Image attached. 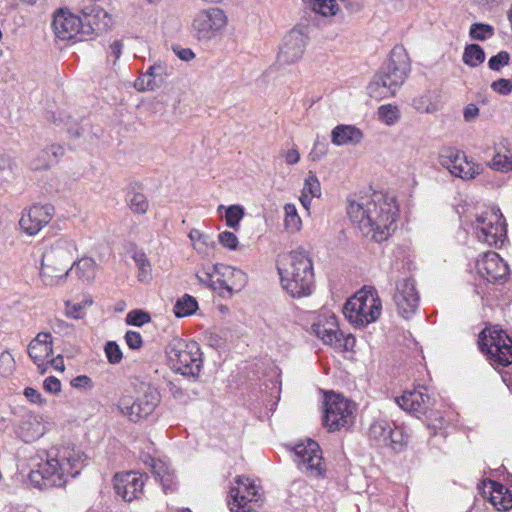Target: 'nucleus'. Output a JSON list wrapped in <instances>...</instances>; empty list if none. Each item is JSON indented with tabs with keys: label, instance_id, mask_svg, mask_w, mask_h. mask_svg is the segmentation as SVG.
<instances>
[{
	"label": "nucleus",
	"instance_id": "nucleus-1",
	"mask_svg": "<svg viewBox=\"0 0 512 512\" xmlns=\"http://www.w3.org/2000/svg\"><path fill=\"white\" fill-rule=\"evenodd\" d=\"M347 214L363 236L380 243L387 240L395 229L398 206L394 196L374 191L349 200Z\"/></svg>",
	"mask_w": 512,
	"mask_h": 512
},
{
	"label": "nucleus",
	"instance_id": "nucleus-30",
	"mask_svg": "<svg viewBox=\"0 0 512 512\" xmlns=\"http://www.w3.org/2000/svg\"><path fill=\"white\" fill-rule=\"evenodd\" d=\"M216 275H232L233 277H239L242 278L243 280L245 278V274L241 270L234 269L223 264H215L211 267L210 270L204 271L202 273H197L196 277L201 284L206 285L211 289L213 278H215Z\"/></svg>",
	"mask_w": 512,
	"mask_h": 512
},
{
	"label": "nucleus",
	"instance_id": "nucleus-8",
	"mask_svg": "<svg viewBox=\"0 0 512 512\" xmlns=\"http://www.w3.org/2000/svg\"><path fill=\"white\" fill-rule=\"evenodd\" d=\"M161 396L157 388L142 384L137 396L132 399L129 396L122 397L118 402L120 412L134 423L147 419L160 403Z\"/></svg>",
	"mask_w": 512,
	"mask_h": 512
},
{
	"label": "nucleus",
	"instance_id": "nucleus-5",
	"mask_svg": "<svg viewBox=\"0 0 512 512\" xmlns=\"http://www.w3.org/2000/svg\"><path fill=\"white\" fill-rule=\"evenodd\" d=\"M382 311V303L373 287H364L349 298L343 307L347 320L355 327L375 322Z\"/></svg>",
	"mask_w": 512,
	"mask_h": 512
},
{
	"label": "nucleus",
	"instance_id": "nucleus-4",
	"mask_svg": "<svg viewBox=\"0 0 512 512\" xmlns=\"http://www.w3.org/2000/svg\"><path fill=\"white\" fill-rule=\"evenodd\" d=\"M410 70V60L405 48L401 45L395 46L390 52L388 62L369 84L370 95L375 98L394 96L405 82Z\"/></svg>",
	"mask_w": 512,
	"mask_h": 512
},
{
	"label": "nucleus",
	"instance_id": "nucleus-61",
	"mask_svg": "<svg viewBox=\"0 0 512 512\" xmlns=\"http://www.w3.org/2000/svg\"><path fill=\"white\" fill-rule=\"evenodd\" d=\"M122 48L123 44L119 40H115L111 43L109 56L114 57V63L120 58L122 54Z\"/></svg>",
	"mask_w": 512,
	"mask_h": 512
},
{
	"label": "nucleus",
	"instance_id": "nucleus-13",
	"mask_svg": "<svg viewBox=\"0 0 512 512\" xmlns=\"http://www.w3.org/2000/svg\"><path fill=\"white\" fill-rule=\"evenodd\" d=\"M323 422L329 431H337L348 426L352 421V408L350 402L343 396L335 393L326 395Z\"/></svg>",
	"mask_w": 512,
	"mask_h": 512
},
{
	"label": "nucleus",
	"instance_id": "nucleus-54",
	"mask_svg": "<svg viewBox=\"0 0 512 512\" xmlns=\"http://www.w3.org/2000/svg\"><path fill=\"white\" fill-rule=\"evenodd\" d=\"M14 358L8 351L1 353L0 355V372L3 374H9L14 368Z\"/></svg>",
	"mask_w": 512,
	"mask_h": 512
},
{
	"label": "nucleus",
	"instance_id": "nucleus-19",
	"mask_svg": "<svg viewBox=\"0 0 512 512\" xmlns=\"http://www.w3.org/2000/svg\"><path fill=\"white\" fill-rule=\"evenodd\" d=\"M307 37L299 29L290 30L283 38L277 55L279 65H288L298 61L306 48Z\"/></svg>",
	"mask_w": 512,
	"mask_h": 512
},
{
	"label": "nucleus",
	"instance_id": "nucleus-6",
	"mask_svg": "<svg viewBox=\"0 0 512 512\" xmlns=\"http://www.w3.org/2000/svg\"><path fill=\"white\" fill-rule=\"evenodd\" d=\"M166 354L171 368L186 377L197 378L203 360L199 345L180 338H173L166 347Z\"/></svg>",
	"mask_w": 512,
	"mask_h": 512
},
{
	"label": "nucleus",
	"instance_id": "nucleus-17",
	"mask_svg": "<svg viewBox=\"0 0 512 512\" xmlns=\"http://www.w3.org/2000/svg\"><path fill=\"white\" fill-rule=\"evenodd\" d=\"M393 301L397 311L404 319H410L419 306V294L412 278H403L396 282Z\"/></svg>",
	"mask_w": 512,
	"mask_h": 512
},
{
	"label": "nucleus",
	"instance_id": "nucleus-38",
	"mask_svg": "<svg viewBox=\"0 0 512 512\" xmlns=\"http://www.w3.org/2000/svg\"><path fill=\"white\" fill-rule=\"evenodd\" d=\"M189 238L193 242L194 248L199 253H206L209 247L214 246V241L210 235L202 233L198 229H192Z\"/></svg>",
	"mask_w": 512,
	"mask_h": 512
},
{
	"label": "nucleus",
	"instance_id": "nucleus-32",
	"mask_svg": "<svg viewBox=\"0 0 512 512\" xmlns=\"http://www.w3.org/2000/svg\"><path fill=\"white\" fill-rule=\"evenodd\" d=\"M392 426L393 423L387 420L373 422L369 429L370 439L378 446L387 447Z\"/></svg>",
	"mask_w": 512,
	"mask_h": 512
},
{
	"label": "nucleus",
	"instance_id": "nucleus-43",
	"mask_svg": "<svg viewBox=\"0 0 512 512\" xmlns=\"http://www.w3.org/2000/svg\"><path fill=\"white\" fill-rule=\"evenodd\" d=\"M244 216V209L239 205H231L227 208L225 214L226 225L236 229Z\"/></svg>",
	"mask_w": 512,
	"mask_h": 512
},
{
	"label": "nucleus",
	"instance_id": "nucleus-60",
	"mask_svg": "<svg viewBox=\"0 0 512 512\" xmlns=\"http://www.w3.org/2000/svg\"><path fill=\"white\" fill-rule=\"evenodd\" d=\"M479 115V108L475 104H468L464 108L463 116L466 121H470Z\"/></svg>",
	"mask_w": 512,
	"mask_h": 512
},
{
	"label": "nucleus",
	"instance_id": "nucleus-16",
	"mask_svg": "<svg viewBox=\"0 0 512 512\" xmlns=\"http://www.w3.org/2000/svg\"><path fill=\"white\" fill-rule=\"evenodd\" d=\"M227 16L220 8H209L199 11L192 22L198 40L209 41L225 27Z\"/></svg>",
	"mask_w": 512,
	"mask_h": 512
},
{
	"label": "nucleus",
	"instance_id": "nucleus-64",
	"mask_svg": "<svg viewBox=\"0 0 512 512\" xmlns=\"http://www.w3.org/2000/svg\"><path fill=\"white\" fill-rule=\"evenodd\" d=\"M285 160L286 163L289 165H293L299 162L300 160V154L297 149H291L287 151L285 154Z\"/></svg>",
	"mask_w": 512,
	"mask_h": 512
},
{
	"label": "nucleus",
	"instance_id": "nucleus-57",
	"mask_svg": "<svg viewBox=\"0 0 512 512\" xmlns=\"http://www.w3.org/2000/svg\"><path fill=\"white\" fill-rule=\"evenodd\" d=\"M91 305L92 304V301H86L85 304H81V303H77V304H74L72 305L68 310H67V316L68 317H71V318H74V319H80L83 317V314H82V310L84 308L85 305Z\"/></svg>",
	"mask_w": 512,
	"mask_h": 512
},
{
	"label": "nucleus",
	"instance_id": "nucleus-24",
	"mask_svg": "<svg viewBox=\"0 0 512 512\" xmlns=\"http://www.w3.org/2000/svg\"><path fill=\"white\" fill-rule=\"evenodd\" d=\"M54 214V207L50 204L34 205L27 214H23L19 224L29 235H36L45 225L49 223Z\"/></svg>",
	"mask_w": 512,
	"mask_h": 512
},
{
	"label": "nucleus",
	"instance_id": "nucleus-62",
	"mask_svg": "<svg viewBox=\"0 0 512 512\" xmlns=\"http://www.w3.org/2000/svg\"><path fill=\"white\" fill-rule=\"evenodd\" d=\"M24 395L32 403H39L42 400L41 394L36 389L31 387L25 388Z\"/></svg>",
	"mask_w": 512,
	"mask_h": 512
},
{
	"label": "nucleus",
	"instance_id": "nucleus-55",
	"mask_svg": "<svg viewBox=\"0 0 512 512\" xmlns=\"http://www.w3.org/2000/svg\"><path fill=\"white\" fill-rule=\"evenodd\" d=\"M327 153V144L316 140L309 156L313 161L320 160Z\"/></svg>",
	"mask_w": 512,
	"mask_h": 512
},
{
	"label": "nucleus",
	"instance_id": "nucleus-56",
	"mask_svg": "<svg viewBox=\"0 0 512 512\" xmlns=\"http://www.w3.org/2000/svg\"><path fill=\"white\" fill-rule=\"evenodd\" d=\"M43 387L47 392L56 394L61 391V382L58 378L49 376L44 380Z\"/></svg>",
	"mask_w": 512,
	"mask_h": 512
},
{
	"label": "nucleus",
	"instance_id": "nucleus-12",
	"mask_svg": "<svg viewBox=\"0 0 512 512\" xmlns=\"http://www.w3.org/2000/svg\"><path fill=\"white\" fill-rule=\"evenodd\" d=\"M439 162L452 175L463 180L474 179L483 170L480 164L469 161L464 152L452 147L441 150Z\"/></svg>",
	"mask_w": 512,
	"mask_h": 512
},
{
	"label": "nucleus",
	"instance_id": "nucleus-28",
	"mask_svg": "<svg viewBox=\"0 0 512 512\" xmlns=\"http://www.w3.org/2000/svg\"><path fill=\"white\" fill-rule=\"evenodd\" d=\"M168 75L167 66L161 62L151 65L135 83L138 90H155L159 88Z\"/></svg>",
	"mask_w": 512,
	"mask_h": 512
},
{
	"label": "nucleus",
	"instance_id": "nucleus-44",
	"mask_svg": "<svg viewBox=\"0 0 512 512\" xmlns=\"http://www.w3.org/2000/svg\"><path fill=\"white\" fill-rule=\"evenodd\" d=\"M302 191L312 197L319 198L321 196V185L315 173L311 171L308 173Z\"/></svg>",
	"mask_w": 512,
	"mask_h": 512
},
{
	"label": "nucleus",
	"instance_id": "nucleus-3",
	"mask_svg": "<svg viewBox=\"0 0 512 512\" xmlns=\"http://www.w3.org/2000/svg\"><path fill=\"white\" fill-rule=\"evenodd\" d=\"M282 287L294 298L309 296L314 287L313 264L304 249L283 256L277 266Z\"/></svg>",
	"mask_w": 512,
	"mask_h": 512
},
{
	"label": "nucleus",
	"instance_id": "nucleus-33",
	"mask_svg": "<svg viewBox=\"0 0 512 512\" xmlns=\"http://www.w3.org/2000/svg\"><path fill=\"white\" fill-rule=\"evenodd\" d=\"M132 259L138 268V280L140 282H148L151 280L152 266L143 250L134 249Z\"/></svg>",
	"mask_w": 512,
	"mask_h": 512
},
{
	"label": "nucleus",
	"instance_id": "nucleus-59",
	"mask_svg": "<svg viewBox=\"0 0 512 512\" xmlns=\"http://www.w3.org/2000/svg\"><path fill=\"white\" fill-rule=\"evenodd\" d=\"M164 466L163 464H159V466L157 465H154L153 466V469H154V472H155V476L157 479H159L163 485V488L166 490L168 488H170V482H171V479H170V476L169 475H161L160 471L158 470L159 469H162Z\"/></svg>",
	"mask_w": 512,
	"mask_h": 512
},
{
	"label": "nucleus",
	"instance_id": "nucleus-10",
	"mask_svg": "<svg viewBox=\"0 0 512 512\" xmlns=\"http://www.w3.org/2000/svg\"><path fill=\"white\" fill-rule=\"evenodd\" d=\"M77 251L74 241L60 238L51 244L42 254V277H59L56 272L63 271L72 262Z\"/></svg>",
	"mask_w": 512,
	"mask_h": 512
},
{
	"label": "nucleus",
	"instance_id": "nucleus-2",
	"mask_svg": "<svg viewBox=\"0 0 512 512\" xmlns=\"http://www.w3.org/2000/svg\"><path fill=\"white\" fill-rule=\"evenodd\" d=\"M45 455L46 459L29 473L30 483L38 489L64 486L69 478L80 474L87 460L81 450L69 446L52 448Z\"/></svg>",
	"mask_w": 512,
	"mask_h": 512
},
{
	"label": "nucleus",
	"instance_id": "nucleus-39",
	"mask_svg": "<svg viewBox=\"0 0 512 512\" xmlns=\"http://www.w3.org/2000/svg\"><path fill=\"white\" fill-rule=\"evenodd\" d=\"M379 119L388 126L396 124L400 119V110L397 106L386 104L378 108Z\"/></svg>",
	"mask_w": 512,
	"mask_h": 512
},
{
	"label": "nucleus",
	"instance_id": "nucleus-7",
	"mask_svg": "<svg viewBox=\"0 0 512 512\" xmlns=\"http://www.w3.org/2000/svg\"><path fill=\"white\" fill-rule=\"evenodd\" d=\"M478 344L493 366L506 367L512 364V339L498 326L482 330Z\"/></svg>",
	"mask_w": 512,
	"mask_h": 512
},
{
	"label": "nucleus",
	"instance_id": "nucleus-49",
	"mask_svg": "<svg viewBox=\"0 0 512 512\" xmlns=\"http://www.w3.org/2000/svg\"><path fill=\"white\" fill-rule=\"evenodd\" d=\"M491 167L503 172L512 170V156L496 154L491 161Z\"/></svg>",
	"mask_w": 512,
	"mask_h": 512
},
{
	"label": "nucleus",
	"instance_id": "nucleus-41",
	"mask_svg": "<svg viewBox=\"0 0 512 512\" xmlns=\"http://www.w3.org/2000/svg\"><path fill=\"white\" fill-rule=\"evenodd\" d=\"M311 8L323 16H333L338 10V5L335 0H313Z\"/></svg>",
	"mask_w": 512,
	"mask_h": 512
},
{
	"label": "nucleus",
	"instance_id": "nucleus-26",
	"mask_svg": "<svg viewBox=\"0 0 512 512\" xmlns=\"http://www.w3.org/2000/svg\"><path fill=\"white\" fill-rule=\"evenodd\" d=\"M52 336L48 332H40L28 345V354L37 365L41 374L47 369L48 357L52 354Z\"/></svg>",
	"mask_w": 512,
	"mask_h": 512
},
{
	"label": "nucleus",
	"instance_id": "nucleus-34",
	"mask_svg": "<svg viewBox=\"0 0 512 512\" xmlns=\"http://www.w3.org/2000/svg\"><path fill=\"white\" fill-rule=\"evenodd\" d=\"M126 201L130 209L136 214H145L148 210L149 203L146 196L137 191L134 186L127 191Z\"/></svg>",
	"mask_w": 512,
	"mask_h": 512
},
{
	"label": "nucleus",
	"instance_id": "nucleus-29",
	"mask_svg": "<svg viewBox=\"0 0 512 512\" xmlns=\"http://www.w3.org/2000/svg\"><path fill=\"white\" fill-rule=\"evenodd\" d=\"M362 139V131L352 125L340 124L331 132V141L336 146L357 145Z\"/></svg>",
	"mask_w": 512,
	"mask_h": 512
},
{
	"label": "nucleus",
	"instance_id": "nucleus-47",
	"mask_svg": "<svg viewBox=\"0 0 512 512\" xmlns=\"http://www.w3.org/2000/svg\"><path fill=\"white\" fill-rule=\"evenodd\" d=\"M104 350L106 353V357L111 364H118L122 360V351L116 342H107Z\"/></svg>",
	"mask_w": 512,
	"mask_h": 512
},
{
	"label": "nucleus",
	"instance_id": "nucleus-11",
	"mask_svg": "<svg viewBox=\"0 0 512 512\" xmlns=\"http://www.w3.org/2000/svg\"><path fill=\"white\" fill-rule=\"evenodd\" d=\"M78 12L81 14V38H84V41L106 32L112 25V17L93 0H83Z\"/></svg>",
	"mask_w": 512,
	"mask_h": 512
},
{
	"label": "nucleus",
	"instance_id": "nucleus-9",
	"mask_svg": "<svg viewBox=\"0 0 512 512\" xmlns=\"http://www.w3.org/2000/svg\"><path fill=\"white\" fill-rule=\"evenodd\" d=\"M475 233L480 242L501 247L506 239L505 219L499 208H487L476 217Z\"/></svg>",
	"mask_w": 512,
	"mask_h": 512
},
{
	"label": "nucleus",
	"instance_id": "nucleus-40",
	"mask_svg": "<svg viewBox=\"0 0 512 512\" xmlns=\"http://www.w3.org/2000/svg\"><path fill=\"white\" fill-rule=\"evenodd\" d=\"M469 35L474 40L484 41L494 35V27L484 23H473L470 26Z\"/></svg>",
	"mask_w": 512,
	"mask_h": 512
},
{
	"label": "nucleus",
	"instance_id": "nucleus-31",
	"mask_svg": "<svg viewBox=\"0 0 512 512\" xmlns=\"http://www.w3.org/2000/svg\"><path fill=\"white\" fill-rule=\"evenodd\" d=\"M75 270L78 278L83 281L90 283L95 279L96 276V263L92 258H82L77 262H74L73 265L65 271L63 275H60L59 278H65L71 270Z\"/></svg>",
	"mask_w": 512,
	"mask_h": 512
},
{
	"label": "nucleus",
	"instance_id": "nucleus-63",
	"mask_svg": "<svg viewBox=\"0 0 512 512\" xmlns=\"http://www.w3.org/2000/svg\"><path fill=\"white\" fill-rule=\"evenodd\" d=\"M174 51L177 56L184 61H189L195 56L193 51L189 48H174Z\"/></svg>",
	"mask_w": 512,
	"mask_h": 512
},
{
	"label": "nucleus",
	"instance_id": "nucleus-58",
	"mask_svg": "<svg viewBox=\"0 0 512 512\" xmlns=\"http://www.w3.org/2000/svg\"><path fill=\"white\" fill-rule=\"evenodd\" d=\"M71 386L74 388L92 387V380L86 375H80L71 380Z\"/></svg>",
	"mask_w": 512,
	"mask_h": 512
},
{
	"label": "nucleus",
	"instance_id": "nucleus-42",
	"mask_svg": "<svg viewBox=\"0 0 512 512\" xmlns=\"http://www.w3.org/2000/svg\"><path fill=\"white\" fill-rule=\"evenodd\" d=\"M285 211V227L291 231H297L301 226V219L298 216L297 209L293 204H286L284 206Z\"/></svg>",
	"mask_w": 512,
	"mask_h": 512
},
{
	"label": "nucleus",
	"instance_id": "nucleus-14",
	"mask_svg": "<svg viewBox=\"0 0 512 512\" xmlns=\"http://www.w3.org/2000/svg\"><path fill=\"white\" fill-rule=\"evenodd\" d=\"M311 329L325 344L333 346L336 349L352 351L355 346V337L351 334L345 336L344 333L339 330L335 315H330L324 322L318 321L314 323Z\"/></svg>",
	"mask_w": 512,
	"mask_h": 512
},
{
	"label": "nucleus",
	"instance_id": "nucleus-23",
	"mask_svg": "<svg viewBox=\"0 0 512 512\" xmlns=\"http://www.w3.org/2000/svg\"><path fill=\"white\" fill-rule=\"evenodd\" d=\"M478 490L484 499L499 511H506L512 508L511 491L499 482L484 480L478 485Z\"/></svg>",
	"mask_w": 512,
	"mask_h": 512
},
{
	"label": "nucleus",
	"instance_id": "nucleus-37",
	"mask_svg": "<svg viewBox=\"0 0 512 512\" xmlns=\"http://www.w3.org/2000/svg\"><path fill=\"white\" fill-rule=\"evenodd\" d=\"M408 440L409 435L405 432L404 428L393 423L387 447L400 452L407 446Z\"/></svg>",
	"mask_w": 512,
	"mask_h": 512
},
{
	"label": "nucleus",
	"instance_id": "nucleus-36",
	"mask_svg": "<svg viewBox=\"0 0 512 512\" xmlns=\"http://www.w3.org/2000/svg\"><path fill=\"white\" fill-rule=\"evenodd\" d=\"M463 62L470 67H477L485 60V52L478 44H469L463 53Z\"/></svg>",
	"mask_w": 512,
	"mask_h": 512
},
{
	"label": "nucleus",
	"instance_id": "nucleus-27",
	"mask_svg": "<svg viewBox=\"0 0 512 512\" xmlns=\"http://www.w3.org/2000/svg\"><path fill=\"white\" fill-rule=\"evenodd\" d=\"M15 433L22 441L30 443L44 435L45 426L37 416L26 413L19 420Z\"/></svg>",
	"mask_w": 512,
	"mask_h": 512
},
{
	"label": "nucleus",
	"instance_id": "nucleus-20",
	"mask_svg": "<svg viewBox=\"0 0 512 512\" xmlns=\"http://www.w3.org/2000/svg\"><path fill=\"white\" fill-rule=\"evenodd\" d=\"M479 275L489 283L503 280L509 272L507 263L496 252L484 253L476 262Z\"/></svg>",
	"mask_w": 512,
	"mask_h": 512
},
{
	"label": "nucleus",
	"instance_id": "nucleus-48",
	"mask_svg": "<svg viewBox=\"0 0 512 512\" xmlns=\"http://www.w3.org/2000/svg\"><path fill=\"white\" fill-rule=\"evenodd\" d=\"M509 61V53L507 51H500L497 55H494L489 59L488 66L493 71H499L502 67L507 66Z\"/></svg>",
	"mask_w": 512,
	"mask_h": 512
},
{
	"label": "nucleus",
	"instance_id": "nucleus-25",
	"mask_svg": "<svg viewBox=\"0 0 512 512\" xmlns=\"http://www.w3.org/2000/svg\"><path fill=\"white\" fill-rule=\"evenodd\" d=\"M233 498L231 511L235 512H254L257 503L260 500L258 488L253 482L245 483V489L241 487H233L230 491Z\"/></svg>",
	"mask_w": 512,
	"mask_h": 512
},
{
	"label": "nucleus",
	"instance_id": "nucleus-45",
	"mask_svg": "<svg viewBox=\"0 0 512 512\" xmlns=\"http://www.w3.org/2000/svg\"><path fill=\"white\" fill-rule=\"evenodd\" d=\"M16 164L9 157L0 153V180L9 181L14 177Z\"/></svg>",
	"mask_w": 512,
	"mask_h": 512
},
{
	"label": "nucleus",
	"instance_id": "nucleus-35",
	"mask_svg": "<svg viewBox=\"0 0 512 512\" xmlns=\"http://www.w3.org/2000/svg\"><path fill=\"white\" fill-rule=\"evenodd\" d=\"M198 303L196 299L188 294L179 298L174 305V314L178 318L192 315L196 312Z\"/></svg>",
	"mask_w": 512,
	"mask_h": 512
},
{
	"label": "nucleus",
	"instance_id": "nucleus-51",
	"mask_svg": "<svg viewBox=\"0 0 512 512\" xmlns=\"http://www.w3.org/2000/svg\"><path fill=\"white\" fill-rule=\"evenodd\" d=\"M491 89L503 96H507L512 93V81L505 78H500L491 84Z\"/></svg>",
	"mask_w": 512,
	"mask_h": 512
},
{
	"label": "nucleus",
	"instance_id": "nucleus-50",
	"mask_svg": "<svg viewBox=\"0 0 512 512\" xmlns=\"http://www.w3.org/2000/svg\"><path fill=\"white\" fill-rule=\"evenodd\" d=\"M216 279L213 278V282L211 284V289L214 291H218L219 295L222 297H225L224 291L227 293L228 296H231L233 294V287L228 284V282L225 280V276L222 275H216Z\"/></svg>",
	"mask_w": 512,
	"mask_h": 512
},
{
	"label": "nucleus",
	"instance_id": "nucleus-52",
	"mask_svg": "<svg viewBox=\"0 0 512 512\" xmlns=\"http://www.w3.org/2000/svg\"><path fill=\"white\" fill-rule=\"evenodd\" d=\"M218 240L220 244H222L224 247L234 250L237 248L238 245V239L236 235L229 231L221 232L218 235Z\"/></svg>",
	"mask_w": 512,
	"mask_h": 512
},
{
	"label": "nucleus",
	"instance_id": "nucleus-15",
	"mask_svg": "<svg viewBox=\"0 0 512 512\" xmlns=\"http://www.w3.org/2000/svg\"><path fill=\"white\" fill-rule=\"evenodd\" d=\"M295 459L299 470L310 477L322 476L325 472L320 446L313 440L297 444L294 447Z\"/></svg>",
	"mask_w": 512,
	"mask_h": 512
},
{
	"label": "nucleus",
	"instance_id": "nucleus-46",
	"mask_svg": "<svg viewBox=\"0 0 512 512\" xmlns=\"http://www.w3.org/2000/svg\"><path fill=\"white\" fill-rule=\"evenodd\" d=\"M150 320V314L139 309L130 311L126 316V323L132 326H142L150 322Z\"/></svg>",
	"mask_w": 512,
	"mask_h": 512
},
{
	"label": "nucleus",
	"instance_id": "nucleus-53",
	"mask_svg": "<svg viewBox=\"0 0 512 512\" xmlns=\"http://www.w3.org/2000/svg\"><path fill=\"white\" fill-rule=\"evenodd\" d=\"M125 342L129 348L133 350H137L141 348L143 344L142 336L139 332L136 331H127L125 334Z\"/></svg>",
	"mask_w": 512,
	"mask_h": 512
},
{
	"label": "nucleus",
	"instance_id": "nucleus-22",
	"mask_svg": "<svg viewBox=\"0 0 512 512\" xmlns=\"http://www.w3.org/2000/svg\"><path fill=\"white\" fill-rule=\"evenodd\" d=\"M395 401L401 409L417 418L425 415L432 406V400L424 387L405 391L401 396L396 397Z\"/></svg>",
	"mask_w": 512,
	"mask_h": 512
},
{
	"label": "nucleus",
	"instance_id": "nucleus-18",
	"mask_svg": "<svg viewBox=\"0 0 512 512\" xmlns=\"http://www.w3.org/2000/svg\"><path fill=\"white\" fill-rule=\"evenodd\" d=\"M52 26L56 37L62 40L84 41L82 35L81 17L69 12L67 9H59L53 18Z\"/></svg>",
	"mask_w": 512,
	"mask_h": 512
},
{
	"label": "nucleus",
	"instance_id": "nucleus-21",
	"mask_svg": "<svg viewBox=\"0 0 512 512\" xmlns=\"http://www.w3.org/2000/svg\"><path fill=\"white\" fill-rule=\"evenodd\" d=\"M146 475L129 471L114 476V489L124 501L131 502L142 493Z\"/></svg>",
	"mask_w": 512,
	"mask_h": 512
}]
</instances>
